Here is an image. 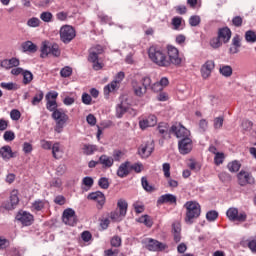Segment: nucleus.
Wrapping results in <instances>:
<instances>
[{"mask_svg": "<svg viewBox=\"0 0 256 256\" xmlns=\"http://www.w3.org/2000/svg\"><path fill=\"white\" fill-rule=\"evenodd\" d=\"M0 87L6 89V91H17L19 85L15 82H1Z\"/></svg>", "mask_w": 256, "mask_h": 256, "instance_id": "obj_30", "label": "nucleus"}, {"mask_svg": "<svg viewBox=\"0 0 256 256\" xmlns=\"http://www.w3.org/2000/svg\"><path fill=\"white\" fill-rule=\"evenodd\" d=\"M10 204L11 206H8L7 209H15L19 204V196H17V191L15 190H13L10 195Z\"/></svg>", "mask_w": 256, "mask_h": 256, "instance_id": "obj_32", "label": "nucleus"}, {"mask_svg": "<svg viewBox=\"0 0 256 256\" xmlns=\"http://www.w3.org/2000/svg\"><path fill=\"white\" fill-rule=\"evenodd\" d=\"M142 187L145 191L148 193H151V191L154 190L153 186L149 185V181H147L146 177H142L141 179Z\"/></svg>", "mask_w": 256, "mask_h": 256, "instance_id": "obj_47", "label": "nucleus"}, {"mask_svg": "<svg viewBox=\"0 0 256 256\" xmlns=\"http://www.w3.org/2000/svg\"><path fill=\"white\" fill-rule=\"evenodd\" d=\"M238 183L241 187L246 185H255V178L253 175L245 170H241L237 175Z\"/></svg>", "mask_w": 256, "mask_h": 256, "instance_id": "obj_9", "label": "nucleus"}, {"mask_svg": "<svg viewBox=\"0 0 256 256\" xmlns=\"http://www.w3.org/2000/svg\"><path fill=\"white\" fill-rule=\"evenodd\" d=\"M16 219L17 221H20V223H22V225H25V227H29V225L33 224V215H31V213L28 212H19L16 215Z\"/></svg>", "mask_w": 256, "mask_h": 256, "instance_id": "obj_19", "label": "nucleus"}, {"mask_svg": "<svg viewBox=\"0 0 256 256\" xmlns=\"http://www.w3.org/2000/svg\"><path fill=\"white\" fill-rule=\"evenodd\" d=\"M0 156L2 157L3 161H9L14 159V157H17V154L13 152L11 146L5 145L0 148Z\"/></svg>", "mask_w": 256, "mask_h": 256, "instance_id": "obj_20", "label": "nucleus"}, {"mask_svg": "<svg viewBox=\"0 0 256 256\" xmlns=\"http://www.w3.org/2000/svg\"><path fill=\"white\" fill-rule=\"evenodd\" d=\"M162 171L164 173V177H166V179H169V177H171V164L164 163L162 165Z\"/></svg>", "mask_w": 256, "mask_h": 256, "instance_id": "obj_50", "label": "nucleus"}, {"mask_svg": "<svg viewBox=\"0 0 256 256\" xmlns=\"http://www.w3.org/2000/svg\"><path fill=\"white\" fill-rule=\"evenodd\" d=\"M213 69H215V62L208 60L201 67V75L204 79H209L211 77V73H213Z\"/></svg>", "mask_w": 256, "mask_h": 256, "instance_id": "obj_16", "label": "nucleus"}, {"mask_svg": "<svg viewBox=\"0 0 256 256\" xmlns=\"http://www.w3.org/2000/svg\"><path fill=\"white\" fill-rule=\"evenodd\" d=\"M148 56L150 61L155 63V65H158V67H169V65H171L165 51L161 50V48L157 46H151L149 48Z\"/></svg>", "mask_w": 256, "mask_h": 256, "instance_id": "obj_1", "label": "nucleus"}, {"mask_svg": "<svg viewBox=\"0 0 256 256\" xmlns=\"http://www.w3.org/2000/svg\"><path fill=\"white\" fill-rule=\"evenodd\" d=\"M4 141H13L15 139V132L13 131H6L3 135Z\"/></svg>", "mask_w": 256, "mask_h": 256, "instance_id": "obj_57", "label": "nucleus"}, {"mask_svg": "<svg viewBox=\"0 0 256 256\" xmlns=\"http://www.w3.org/2000/svg\"><path fill=\"white\" fill-rule=\"evenodd\" d=\"M248 248L250 251H252V253H256V240H250L248 242Z\"/></svg>", "mask_w": 256, "mask_h": 256, "instance_id": "obj_64", "label": "nucleus"}, {"mask_svg": "<svg viewBox=\"0 0 256 256\" xmlns=\"http://www.w3.org/2000/svg\"><path fill=\"white\" fill-rule=\"evenodd\" d=\"M229 171H231V173H237V171H239V169H241V164L237 161H233L231 163H229L227 165Z\"/></svg>", "mask_w": 256, "mask_h": 256, "instance_id": "obj_44", "label": "nucleus"}, {"mask_svg": "<svg viewBox=\"0 0 256 256\" xmlns=\"http://www.w3.org/2000/svg\"><path fill=\"white\" fill-rule=\"evenodd\" d=\"M52 119L56 121V126L54 130L56 131V133H61L63 131V128L69 121V115H67V113H65L63 109L59 108V110H56L52 113Z\"/></svg>", "mask_w": 256, "mask_h": 256, "instance_id": "obj_5", "label": "nucleus"}, {"mask_svg": "<svg viewBox=\"0 0 256 256\" xmlns=\"http://www.w3.org/2000/svg\"><path fill=\"white\" fill-rule=\"evenodd\" d=\"M130 107L129 100L125 96L120 97V103L116 106V117L121 119L129 111Z\"/></svg>", "mask_w": 256, "mask_h": 256, "instance_id": "obj_11", "label": "nucleus"}, {"mask_svg": "<svg viewBox=\"0 0 256 256\" xmlns=\"http://www.w3.org/2000/svg\"><path fill=\"white\" fill-rule=\"evenodd\" d=\"M217 217H219V213L215 210H210L206 213V219L210 223L217 220Z\"/></svg>", "mask_w": 256, "mask_h": 256, "instance_id": "obj_43", "label": "nucleus"}, {"mask_svg": "<svg viewBox=\"0 0 256 256\" xmlns=\"http://www.w3.org/2000/svg\"><path fill=\"white\" fill-rule=\"evenodd\" d=\"M91 101H93L91 95H89L88 93L82 94V103H84V105H91Z\"/></svg>", "mask_w": 256, "mask_h": 256, "instance_id": "obj_59", "label": "nucleus"}, {"mask_svg": "<svg viewBox=\"0 0 256 256\" xmlns=\"http://www.w3.org/2000/svg\"><path fill=\"white\" fill-rule=\"evenodd\" d=\"M225 161V154L219 152L216 153L214 157V163L215 165H223V162Z\"/></svg>", "mask_w": 256, "mask_h": 256, "instance_id": "obj_49", "label": "nucleus"}, {"mask_svg": "<svg viewBox=\"0 0 256 256\" xmlns=\"http://www.w3.org/2000/svg\"><path fill=\"white\" fill-rule=\"evenodd\" d=\"M106 256H117L119 255V250L118 249H108L104 251Z\"/></svg>", "mask_w": 256, "mask_h": 256, "instance_id": "obj_63", "label": "nucleus"}, {"mask_svg": "<svg viewBox=\"0 0 256 256\" xmlns=\"http://www.w3.org/2000/svg\"><path fill=\"white\" fill-rule=\"evenodd\" d=\"M57 97H59V93L52 91L46 94L45 99L46 101H57Z\"/></svg>", "mask_w": 256, "mask_h": 256, "instance_id": "obj_55", "label": "nucleus"}, {"mask_svg": "<svg viewBox=\"0 0 256 256\" xmlns=\"http://www.w3.org/2000/svg\"><path fill=\"white\" fill-rule=\"evenodd\" d=\"M178 150L181 155H189L193 151V139H191V136L178 141Z\"/></svg>", "mask_w": 256, "mask_h": 256, "instance_id": "obj_8", "label": "nucleus"}, {"mask_svg": "<svg viewBox=\"0 0 256 256\" xmlns=\"http://www.w3.org/2000/svg\"><path fill=\"white\" fill-rule=\"evenodd\" d=\"M146 243L148 251H163L167 247L165 244L151 238H148Z\"/></svg>", "mask_w": 256, "mask_h": 256, "instance_id": "obj_18", "label": "nucleus"}, {"mask_svg": "<svg viewBox=\"0 0 256 256\" xmlns=\"http://www.w3.org/2000/svg\"><path fill=\"white\" fill-rule=\"evenodd\" d=\"M62 220L65 225H70V227L77 225V216L75 215V210L71 208L65 209L62 215Z\"/></svg>", "mask_w": 256, "mask_h": 256, "instance_id": "obj_12", "label": "nucleus"}, {"mask_svg": "<svg viewBox=\"0 0 256 256\" xmlns=\"http://www.w3.org/2000/svg\"><path fill=\"white\" fill-rule=\"evenodd\" d=\"M83 151L85 155H93L95 151H97V147L95 145L86 144L83 147Z\"/></svg>", "mask_w": 256, "mask_h": 256, "instance_id": "obj_42", "label": "nucleus"}, {"mask_svg": "<svg viewBox=\"0 0 256 256\" xmlns=\"http://www.w3.org/2000/svg\"><path fill=\"white\" fill-rule=\"evenodd\" d=\"M226 215L228 217V219H230V221H246L247 220V214L245 213H240L239 214V210H237V208H230L227 210Z\"/></svg>", "mask_w": 256, "mask_h": 256, "instance_id": "obj_15", "label": "nucleus"}, {"mask_svg": "<svg viewBox=\"0 0 256 256\" xmlns=\"http://www.w3.org/2000/svg\"><path fill=\"white\" fill-rule=\"evenodd\" d=\"M52 155L54 159H61V157H63V149H61V144L59 142H55L52 145Z\"/></svg>", "mask_w": 256, "mask_h": 256, "instance_id": "obj_28", "label": "nucleus"}, {"mask_svg": "<svg viewBox=\"0 0 256 256\" xmlns=\"http://www.w3.org/2000/svg\"><path fill=\"white\" fill-rule=\"evenodd\" d=\"M125 79V73L119 72L115 79L104 87V95H109V93H113L116 89H119V83Z\"/></svg>", "mask_w": 256, "mask_h": 256, "instance_id": "obj_10", "label": "nucleus"}, {"mask_svg": "<svg viewBox=\"0 0 256 256\" xmlns=\"http://www.w3.org/2000/svg\"><path fill=\"white\" fill-rule=\"evenodd\" d=\"M57 107V100H46V109L50 111V113H55V111H59Z\"/></svg>", "mask_w": 256, "mask_h": 256, "instance_id": "obj_33", "label": "nucleus"}, {"mask_svg": "<svg viewBox=\"0 0 256 256\" xmlns=\"http://www.w3.org/2000/svg\"><path fill=\"white\" fill-rule=\"evenodd\" d=\"M43 97H45V94L39 90L32 99V105H39L43 101Z\"/></svg>", "mask_w": 256, "mask_h": 256, "instance_id": "obj_39", "label": "nucleus"}, {"mask_svg": "<svg viewBox=\"0 0 256 256\" xmlns=\"http://www.w3.org/2000/svg\"><path fill=\"white\" fill-rule=\"evenodd\" d=\"M133 207L136 213H143V211H145V206L143 205V203L135 202L133 204Z\"/></svg>", "mask_w": 256, "mask_h": 256, "instance_id": "obj_58", "label": "nucleus"}, {"mask_svg": "<svg viewBox=\"0 0 256 256\" xmlns=\"http://www.w3.org/2000/svg\"><path fill=\"white\" fill-rule=\"evenodd\" d=\"M235 47H241V36L239 34H235L232 38V44Z\"/></svg>", "mask_w": 256, "mask_h": 256, "instance_id": "obj_61", "label": "nucleus"}, {"mask_svg": "<svg viewBox=\"0 0 256 256\" xmlns=\"http://www.w3.org/2000/svg\"><path fill=\"white\" fill-rule=\"evenodd\" d=\"M10 117L12 121H19V119H21V112H19L17 109H13L10 112Z\"/></svg>", "mask_w": 256, "mask_h": 256, "instance_id": "obj_56", "label": "nucleus"}, {"mask_svg": "<svg viewBox=\"0 0 256 256\" xmlns=\"http://www.w3.org/2000/svg\"><path fill=\"white\" fill-rule=\"evenodd\" d=\"M164 203H170L173 205V203H177V197L173 194H164L158 198L157 204L163 205Z\"/></svg>", "mask_w": 256, "mask_h": 256, "instance_id": "obj_24", "label": "nucleus"}, {"mask_svg": "<svg viewBox=\"0 0 256 256\" xmlns=\"http://www.w3.org/2000/svg\"><path fill=\"white\" fill-rule=\"evenodd\" d=\"M113 163H114L113 157H111V156L103 154L99 157V164L102 165V167H104V169L111 168Z\"/></svg>", "mask_w": 256, "mask_h": 256, "instance_id": "obj_25", "label": "nucleus"}, {"mask_svg": "<svg viewBox=\"0 0 256 256\" xmlns=\"http://www.w3.org/2000/svg\"><path fill=\"white\" fill-rule=\"evenodd\" d=\"M117 207H118V211L120 212L121 215L126 216L127 215V201L124 199H119L117 202Z\"/></svg>", "mask_w": 256, "mask_h": 256, "instance_id": "obj_31", "label": "nucleus"}, {"mask_svg": "<svg viewBox=\"0 0 256 256\" xmlns=\"http://www.w3.org/2000/svg\"><path fill=\"white\" fill-rule=\"evenodd\" d=\"M59 35L62 43L67 44L71 43L75 39V37H77V32L75 31V28H73V26L63 25L60 28Z\"/></svg>", "mask_w": 256, "mask_h": 256, "instance_id": "obj_6", "label": "nucleus"}, {"mask_svg": "<svg viewBox=\"0 0 256 256\" xmlns=\"http://www.w3.org/2000/svg\"><path fill=\"white\" fill-rule=\"evenodd\" d=\"M22 75H23V84L24 85H29V83H31V81H33V73H31V71L24 70L22 72Z\"/></svg>", "mask_w": 256, "mask_h": 256, "instance_id": "obj_35", "label": "nucleus"}, {"mask_svg": "<svg viewBox=\"0 0 256 256\" xmlns=\"http://www.w3.org/2000/svg\"><path fill=\"white\" fill-rule=\"evenodd\" d=\"M87 199L91 201H97L98 209H102L105 205V194L101 191L92 192L88 195Z\"/></svg>", "mask_w": 256, "mask_h": 256, "instance_id": "obj_17", "label": "nucleus"}, {"mask_svg": "<svg viewBox=\"0 0 256 256\" xmlns=\"http://www.w3.org/2000/svg\"><path fill=\"white\" fill-rule=\"evenodd\" d=\"M123 217H125V215L121 214L119 210L110 213V219L115 222L123 221Z\"/></svg>", "mask_w": 256, "mask_h": 256, "instance_id": "obj_40", "label": "nucleus"}, {"mask_svg": "<svg viewBox=\"0 0 256 256\" xmlns=\"http://www.w3.org/2000/svg\"><path fill=\"white\" fill-rule=\"evenodd\" d=\"M72 74H73V69L69 66L62 68L60 71L61 77H64V78L71 77Z\"/></svg>", "mask_w": 256, "mask_h": 256, "instance_id": "obj_46", "label": "nucleus"}, {"mask_svg": "<svg viewBox=\"0 0 256 256\" xmlns=\"http://www.w3.org/2000/svg\"><path fill=\"white\" fill-rule=\"evenodd\" d=\"M221 39H225V27L220 28L218 31V37L213 38L210 41L211 47H213V49H217V48L221 47Z\"/></svg>", "mask_w": 256, "mask_h": 256, "instance_id": "obj_23", "label": "nucleus"}, {"mask_svg": "<svg viewBox=\"0 0 256 256\" xmlns=\"http://www.w3.org/2000/svg\"><path fill=\"white\" fill-rule=\"evenodd\" d=\"M129 165L130 163L126 161L118 167V170H117L118 177L123 179L124 177H127V175H129Z\"/></svg>", "mask_w": 256, "mask_h": 256, "instance_id": "obj_26", "label": "nucleus"}, {"mask_svg": "<svg viewBox=\"0 0 256 256\" xmlns=\"http://www.w3.org/2000/svg\"><path fill=\"white\" fill-rule=\"evenodd\" d=\"M245 41L247 43H256V32L253 30H248L245 32Z\"/></svg>", "mask_w": 256, "mask_h": 256, "instance_id": "obj_34", "label": "nucleus"}, {"mask_svg": "<svg viewBox=\"0 0 256 256\" xmlns=\"http://www.w3.org/2000/svg\"><path fill=\"white\" fill-rule=\"evenodd\" d=\"M158 132L160 133V135H163V137H165V135H167V133H169V124L162 122L158 125Z\"/></svg>", "mask_w": 256, "mask_h": 256, "instance_id": "obj_41", "label": "nucleus"}, {"mask_svg": "<svg viewBox=\"0 0 256 256\" xmlns=\"http://www.w3.org/2000/svg\"><path fill=\"white\" fill-rule=\"evenodd\" d=\"M83 185H85L86 188H83V191H87L90 187H93V178L87 176L84 177L82 180Z\"/></svg>", "mask_w": 256, "mask_h": 256, "instance_id": "obj_45", "label": "nucleus"}, {"mask_svg": "<svg viewBox=\"0 0 256 256\" xmlns=\"http://www.w3.org/2000/svg\"><path fill=\"white\" fill-rule=\"evenodd\" d=\"M45 208V202L43 200H36L32 203V211H41Z\"/></svg>", "mask_w": 256, "mask_h": 256, "instance_id": "obj_36", "label": "nucleus"}, {"mask_svg": "<svg viewBox=\"0 0 256 256\" xmlns=\"http://www.w3.org/2000/svg\"><path fill=\"white\" fill-rule=\"evenodd\" d=\"M139 222L146 225V227H151L153 225V222H151V218L149 217V215H144L140 217Z\"/></svg>", "mask_w": 256, "mask_h": 256, "instance_id": "obj_53", "label": "nucleus"}, {"mask_svg": "<svg viewBox=\"0 0 256 256\" xmlns=\"http://www.w3.org/2000/svg\"><path fill=\"white\" fill-rule=\"evenodd\" d=\"M51 45L49 42H43L41 46V54L40 57L45 59L48 55H51Z\"/></svg>", "mask_w": 256, "mask_h": 256, "instance_id": "obj_29", "label": "nucleus"}, {"mask_svg": "<svg viewBox=\"0 0 256 256\" xmlns=\"http://www.w3.org/2000/svg\"><path fill=\"white\" fill-rule=\"evenodd\" d=\"M103 46L95 45L89 49L88 61L92 63L94 71H101L103 69V62L99 59V55H103Z\"/></svg>", "mask_w": 256, "mask_h": 256, "instance_id": "obj_3", "label": "nucleus"}, {"mask_svg": "<svg viewBox=\"0 0 256 256\" xmlns=\"http://www.w3.org/2000/svg\"><path fill=\"white\" fill-rule=\"evenodd\" d=\"M0 65L3 69L9 70L13 69L14 67H19L20 62L17 58L4 59L1 61Z\"/></svg>", "mask_w": 256, "mask_h": 256, "instance_id": "obj_22", "label": "nucleus"}, {"mask_svg": "<svg viewBox=\"0 0 256 256\" xmlns=\"http://www.w3.org/2000/svg\"><path fill=\"white\" fill-rule=\"evenodd\" d=\"M22 51L24 53H37V45L31 41H26L22 43Z\"/></svg>", "mask_w": 256, "mask_h": 256, "instance_id": "obj_27", "label": "nucleus"}, {"mask_svg": "<svg viewBox=\"0 0 256 256\" xmlns=\"http://www.w3.org/2000/svg\"><path fill=\"white\" fill-rule=\"evenodd\" d=\"M201 23V17L194 15L189 18V24L191 27H197Z\"/></svg>", "mask_w": 256, "mask_h": 256, "instance_id": "obj_51", "label": "nucleus"}, {"mask_svg": "<svg viewBox=\"0 0 256 256\" xmlns=\"http://www.w3.org/2000/svg\"><path fill=\"white\" fill-rule=\"evenodd\" d=\"M40 19L44 23H51V21H53V13H51L49 11L42 12L40 14Z\"/></svg>", "mask_w": 256, "mask_h": 256, "instance_id": "obj_38", "label": "nucleus"}, {"mask_svg": "<svg viewBox=\"0 0 256 256\" xmlns=\"http://www.w3.org/2000/svg\"><path fill=\"white\" fill-rule=\"evenodd\" d=\"M167 51H168V61H170V65H181V62L183 61L179 57V50L173 46V45H168L167 46Z\"/></svg>", "mask_w": 256, "mask_h": 256, "instance_id": "obj_13", "label": "nucleus"}, {"mask_svg": "<svg viewBox=\"0 0 256 256\" xmlns=\"http://www.w3.org/2000/svg\"><path fill=\"white\" fill-rule=\"evenodd\" d=\"M123 151L121 150H114L113 154H112V159H113V163H115V161L119 162L121 161V159H123Z\"/></svg>", "mask_w": 256, "mask_h": 256, "instance_id": "obj_52", "label": "nucleus"}, {"mask_svg": "<svg viewBox=\"0 0 256 256\" xmlns=\"http://www.w3.org/2000/svg\"><path fill=\"white\" fill-rule=\"evenodd\" d=\"M26 25L28 27L37 28L41 26V20L37 17H32L27 20Z\"/></svg>", "mask_w": 256, "mask_h": 256, "instance_id": "obj_37", "label": "nucleus"}, {"mask_svg": "<svg viewBox=\"0 0 256 256\" xmlns=\"http://www.w3.org/2000/svg\"><path fill=\"white\" fill-rule=\"evenodd\" d=\"M155 150V144L153 141H148L145 144H142L138 149L139 155L142 159H147V157H151V153Z\"/></svg>", "mask_w": 256, "mask_h": 256, "instance_id": "obj_14", "label": "nucleus"}, {"mask_svg": "<svg viewBox=\"0 0 256 256\" xmlns=\"http://www.w3.org/2000/svg\"><path fill=\"white\" fill-rule=\"evenodd\" d=\"M186 209V215L184 221L187 225H193L195 219H199L201 216V205L195 201H188L184 204Z\"/></svg>", "mask_w": 256, "mask_h": 256, "instance_id": "obj_2", "label": "nucleus"}, {"mask_svg": "<svg viewBox=\"0 0 256 256\" xmlns=\"http://www.w3.org/2000/svg\"><path fill=\"white\" fill-rule=\"evenodd\" d=\"M98 185L101 189H109V179L102 177L98 180Z\"/></svg>", "mask_w": 256, "mask_h": 256, "instance_id": "obj_54", "label": "nucleus"}, {"mask_svg": "<svg viewBox=\"0 0 256 256\" xmlns=\"http://www.w3.org/2000/svg\"><path fill=\"white\" fill-rule=\"evenodd\" d=\"M170 133H173L177 139H187L191 137V131L185 128L181 124L172 125L170 128Z\"/></svg>", "mask_w": 256, "mask_h": 256, "instance_id": "obj_7", "label": "nucleus"}, {"mask_svg": "<svg viewBox=\"0 0 256 256\" xmlns=\"http://www.w3.org/2000/svg\"><path fill=\"white\" fill-rule=\"evenodd\" d=\"M151 87V77L145 76L140 82L133 81L132 89L136 97H143L147 93V89Z\"/></svg>", "mask_w": 256, "mask_h": 256, "instance_id": "obj_4", "label": "nucleus"}, {"mask_svg": "<svg viewBox=\"0 0 256 256\" xmlns=\"http://www.w3.org/2000/svg\"><path fill=\"white\" fill-rule=\"evenodd\" d=\"M50 55H53V57L61 56V49H59V45H57V44L51 45Z\"/></svg>", "mask_w": 256, "mask_h": 256, "instance_id": "obj_48", "label": "nucleus"}, {"mask_svg": "<svg viewBox=\"0 0 256 256\" xmlns=\"http://www.w3.org/2000/svg\"><path fill=\"white\" fill-rule=\"evenodd\" d=\"M110 243L112 247H121V237L114 236Z\"/></svg>", "mask_w": 256, "mask_h": 256, "instance_id": "obj_60", "label": "nucleus"}, {"mask_svg": "<svg viewBox=\"0 0 256 256\" xmlns=\"http://www.w3.org/2000/svg\"><path fill=\"white\" fill-rule=\"evenodd\" d=\"M157 125V116L149 115L139 122L140 129H147V127H155Z\"/></svg>", "mask_w": 256, "mask_h": 256, "instance_id": "obj_21", "label": "nucleus"}, {"mask_svg": "<svg viewBox=\"0 0 256 256\" xmlns=\"http://www.w3.org/2000/svg\"><path fill=\"white\" fill-rule=\"evenodd\" d=\"M67 171V166L65 164H60L57 168H56V173L57 175L61 176V175H65Z\"/></svg>", "mask_w": 256, "mask_h": 256, "instance_id": "obj_62", "label": "nucleus"}]
</instances>
